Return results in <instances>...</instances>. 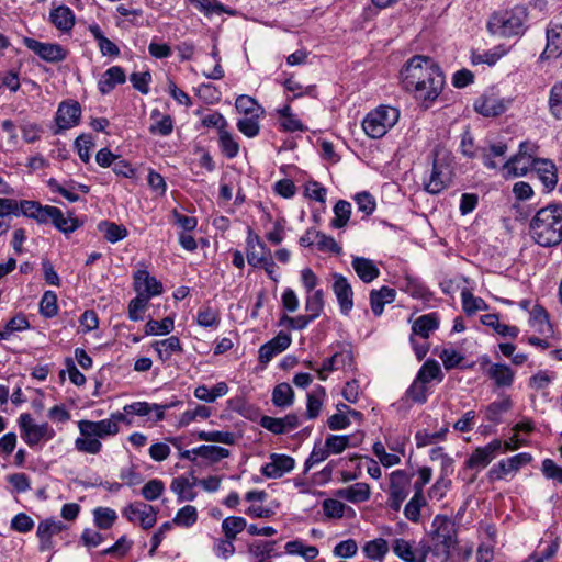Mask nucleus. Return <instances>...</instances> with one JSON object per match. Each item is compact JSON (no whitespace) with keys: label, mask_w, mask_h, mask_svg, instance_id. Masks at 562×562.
Listing matches in <instances>:
<instances>
[{"label":"nucleus","mask_w":562,"mask_h":562,"mask_svg":"<svg viewBox=\"0 0 562 562\" xmlns=\"http://www.w3.org/2000/svg\"><path fill=\"white\" fill-rule=\"evenodd\" d=\"M405 90L428 108L441 93L445 76L437 63L430 57L415 55L407 60L401 71Z\"/></svg>","instance_id":"obj_1"},{"label":"nucleus","mask_w":562,"mask_h":562,"mask_svg":"<svg viewBox=\"0 0 562 562\" xmlns=\"http://www.w3.org/2000/svg\"><path fill=\"white\" fill-rule=\"evenodd\" d=\"M529 234L538 245L552 247L562 243V204L551 203L536 212Z\"/></svg>","instance_id":"obj_2"},{"label":"nucleus","mask_w":562,"mask_h":562,"mask_svg":"<svg viewBox=\"0 0 562 562\" xmlns=\"http://www.w3.org/2000/svg\"><path fill=\"white\" fill-rule=\"evenodd\" d=\"M526 18L527 13L522 7L495 12L487 22V30L491 34L499 37L520 35L524 33Z\"/></svg>","instance_id":"obj_3"},{"label":"nucleus","mask_w":562,"mask_h":562,"mask_svg":"<svg viewBox=\"0 0 562 562\" xmlns=\"http://www.w3.org/2000/svg\"><path fill=\"white\" fill-rule=\"evenodd\" d=\"M400 111L396 108L379 105L364 116L362 128L370 138H381L397 123Z\"/></svg>","instance_id":"obj_4"},{"label":"nucleus","mask_w":562,"mask_h":562,"mask_svg":"<svg viewBox=\"0 0 562 562\" xmlns=\"http://www.w3.org/2000/svg\"><path fill=\"white\" fill-rule=\"evenodd\" d=\"M432 526L435 529V537L439 540L434 554L441 557L446 562L451 557V550L457 544V536L452 522L445 516L437 515L434 519Z\"/></svg>","instance_id":"obj_5"},{"label":"nucleus","mask_w":562,"mask_h":562,"mask_svg":"<svg viewBox=\"0 0 562 562\" xmlns=\"http://www.w3.org/2000/svg\"><path fill=\"white\" fill-rule=\"evenodd\" d=\"M19 426L21 438L31 448L38 445L42 440L48 441L55 437V430L48 423L36 424L27 413L20 415Z\"/></svg>","instance_id":"obj_6"},{"label":"nucleus","mask_w":562,"mask_h":562,"mask_svg":"<svg viewBox=\"0 0 562 562\" xmlns=\"http://www.w3.org/2000/svg\"><path fill=\"white\" fill-rule=\"evenodd\" d=\"M512 98L501 97L495 91H486L474 101V110L483 116L494 117L503 114L512 104Z\"/></svg>","instance_id":"obj_7"},{"label":"nucleus","mask_w":562,"mask_h":562,"mask_svg":"<svg viewBox=\"0 0 562 562\" xmlns=\"http://www.w3.org/2000/svg\"><path fill=\"white\" fill-rule=\"evenodd\" d=\"M409 494V479L405 471L396 470L390 475L387 506L398 512L403 502Z\"/></svg>","instance_id":"obj_8"},{"label":"nucleus","mask_w":562,"mask_h":562,"mask_svg":"<svg viewBox=\"0 0 562 562\" xmlns=\"http://www.w3.org/2000/svg\"><path fill=\"white\" fill-rule=\"evenodd\" d=\"M23 44L47 63H59L66 59L67 50L57 43H44L35 38L24 37Z\"/></svg>","instance_id":"obj_9"},{"label":"nucleus","mask_w":562,"mask_h":562,"mask_svg":"<svg viewBox=\"0 0 562 562\" xmlns=\"http://www.w3.org/2000/svg\"><path fill=\"white\" fill-rule=\"evenodd\" d=\"M353 369L355 361L352 352L350 350H340L323 360L322 366L317 369V375L319 380L325 381L330 372Z\"/></svg>","instance_id":"obj_10"},{"label":"nucleus","mask_w":562,"mask_h":562,"mask_svg":"<svg viewBox=\"0 0 562 562\" xmlns=\"http://www.w3.org/2000/svg\"><path fill=\"white\" fill-rule=\"evenodd\" d=\"M502 446L499 439H494L484 447H477L467 460L465 467L476 470L486 468L501 451Z\"/></svg>","instance_id":"obj_11"},{"label":"nucleus","mask_w":562,"mask_h":562,"mask_svg":"<svg viewBox=\"0 0 562 562\" xmlns=\"http://www.w3.org/2000/svg\"><path fill=\"white\" fill-rule=\"evenodd\" d=\"M333 278V292L336 295L340 313L342 315H348L353 307L352 286L347 278L340 273H334Z\"/></svg>","instance_id":"obj_12"},{"label":"nucleus","mask_w":562,"mask_h":562,"mask_svg":"<svg viewBox=\"0 0 562 562\" xmlns=\"http://www.w3.org/2000/svg\"><path fill=\"white\" fill-rule=\"evenodd\" d=\"M295 461L288 454L272 453L270 462L261 468V474L268 479H280L294 469Z\"/></svg>","instance_id":"obj_13"},{"label":"nucleus","mask_w":562,"mask_h":562,"mask_svg":"<svg viewBox=\"0 0 562 562\" xmlns=\"http://www.w3.org/2000/svg\"><path fill=\"white\" fill-rule=\"evenodd\" d=\"M531 459V454L527 452L515 454L506 460H501L490 470L488 475L492 480H502L509 473L516 472L522 465L529 463Z\"/></svg>","instance_id":"obj_14"},{"label":"nucleus","mask_w":562,"mask_h":562,"mask_svg":"<svg viewBox=\"0 0 562 562\" xmlns=\"http://www.w3.org/2000/svg\"><path fill=\"white\" fill-rule=\"evenodd\" d=\"M451 169L448 165L435 160L429 180L425 183V189L431 194H438L447 188L451 180Z\"/></svg>","instance_id":"obj_15"},{"label":"nucleus","mask_w":562,"mask_h":562,"mask_svg":"<svg viewBox=\"0 0 562 562\" xmlns=\"http://www.w3.org/2000/svg\"><path fill=\"white\" fill-rule=\"evenodd\" d=\"M80 115L81 108L78 102L60 103L55 117L57 124L55 134L76 126L79 123Z\"/></svg>","instance_id":"obj_16"},{"label":"nucleus","mask_w":562,"mask_h":562,"mask_svg":"<svg viewBox=\"0 0 562 562\" xmlns=\"http://www.w3.org/2000/svg\"><path fill=\"white\" fill-rule=\"evenodd\" d=\"M133 279L134 290L137 294L148 295V299L150 300L151 297L162 293L161 282L150 276L146 269H138L135 271Z\"/></svg>","instance_id":"obj_17"},{"label":"nucleus","mask_w":562,"mask_h":562,"mask_svg":"<svg viewBox=\"0 0 562 562\" xmlns=\"http://www.w3.org/2000/svg\"><path fill=\"white\" fill-rule=\"evenodd\" d=\"M66 529V525L60 520L48 518L42 520L36 530V536L40 540V551L45 552L53 549V536L58 535Z\"/></svg>","instance_id":"obj_18"},{"label":"nucleus","mask_w":562,"mask_h":562,"mask_svg":"<svg viewBox=\"0 0 562 562\" xmlns=\"http://www.w3.org/2000/svg\"><path fill=\"white\" fill-rule=\"evenodd\" d=\"M292 338L289 334L280 331L268 342L263 344L259 349V361L261 363H268L278 353H281L290 347Z\"/></svg>","instance_id":"obj_19"},{"label":"nucleus","mask_w":562,"mask_h":562,"mask_svg":"<svg viewBox=\"0 0 562 562\" xmlns=\"http://www.w3.org/2000/svg\"><path fill=\"white\" fill-rule=\"evenodd\" d=\"M22 215L34 220L38 224H47L53 222L56 206L42 205L40 202L31 200H22Z\"/></svg>","instance_id":"obj_20"},{"label":"nucleus","mask_w":562,"mask_h":562,"mask_svg":"<svg viewBox=\"0 0 562 562\" xmlns=\"http://www.w3.org/2000/svg\"><path fill=\"white\" fill-rule=\"evenodd\" d=\"M547 45L542 52L541 59L558 58L562 55V25L550 24L547 27Z\"/></svg>","instance_id":"obj_21"},{"label":"nucleus","mask_w":562,"mask_h":562,"mask_svg":"<svg viewBox=\"0 0 562 562\" xmlns=\"http://www.w3.org/2000/svg\"><path fill=\"white\" fill-rule=\"evenodd\" d=\"M49 22L60 32L69 33L75 26V13L66 5L53 7Z\"/></svg>","instance_id":"obj_22"},{"label":"nucleus","mask_w":562,"mask_h":562,"mask_svg":"<svg viewBox=\"0 0 562 562\" xmlns=\"http://www.w3.org/2000/svg\"><path fill=\"white\" fill-rule=\"evenodd\" d=\"M351 266L359 279L364 283H371L380 276L378 266L369 258L353 256Z\"/></svg>","instance_id":"obj_23"},{"label":"nucleus","mask_w":562,"mask_h":562,"mask_svg":"<svg viewBox=\"0 0 562 562\" xmlns=\"http://www.w3.org/2000/svg\"><path fill=\"white\" fill-rule=\"evenodd\" d=\"M126 80L125 71L120 66H112L106 69L98 82V89L101 94L110 93L117 85Z\"/></svg>","instance_id":"obj_24"},{"label":"nucleus","mask_w":562,"mask_h":562,"mask_svg":"<svg viewBox=\"0 0 562 562\" xmlns=\"http://www.w3.org/2000/svg\"><path fill=\"white\" fill-rule=\"evenodd\" d=\"M196 485V479L192 476V481L189 477L181 475L175 477L170 483V490L177 495L178 502H191L196 497V493L193 487Z\"/></svg>","instance_id":"obj_25"},{"label":"nucleus","mask_w":562,"mask_h":562,"mask_svg":"<svg viewBox=\"0 0 562 562\" xmlns=\"http://www.w3.org/2000/svg\"><path fill=\"white\" fill-rule=\"evenodd\" d=\"M485 373L497 387H510L514 383L515 372L505 363H493Z\"/></svg>","instance_id":"obj_26"},{"label":"nucleus","mask_w":562,"mask_h":562,"mask_svg":"<svg viewBox=\"0 0 562 562\" xmlns=\"http://www.w3.org/2000/svg\"><path fill=\"white\" fill-rule=\"evenodd\" d=\"M396 297V292L394 289L389 286H382L379 290H371L370 292V306L372 313L375 316H381L385 304H390L394 302Z\"/></svg>","instance_id":"obj_27"},{"label":"nucleus","mask_w":562,"mask_h":562,"mask_svg":"<svg viewBox=\"0 0 562 562\" xmlns=\"http://www.w3.org/2000/svg\"><path fill=\"white\" fill-rule=\"evenodd\" d=\"M335 494L350 503H362L370 497V486L367 483L358 482L348 487L337 490Z\"/></svg>","instance_id":"obj_28"},{"label":"nucleus","mask_w":562,"mask_h":562,"mask_svg":"<svg viewBox=\"0 0 562 562\" xmlns=\"http://www.w3.org/2000/svg\"><path fill=\"white\" fill-rule=\"evenodd\" d=\"M88 30L95 40L102 56L117 57L120 55L119 46L103 34L101 27L97 23L90 24Z\"/></svg>","instance_id":"obj_29"},{"label":"nucleus","mask_w":562,"mask_h":562,"mask_svg":"<svg viewBox=\"0 0 562 562\" xmlns=\"http://www.w3.org/2000/svg\"><path fill=\"white\" fill-rule=\"evenodd\" d=\"M482 162L487 169H496L498 167L495 158L504 157L508 150L507 144L503 142L492 143L488 147L477 148Z\"/></svg>","instance_id":"obj_30"},{"label":"nucleus","mask_w":562,"mask_h":562,"mask_svg":"<svg viewBox=\"0 0 562 562\" xmlns=\"http://www.w3.org/2000/svg\"><path fill=\"white\" fill-rule=\"evenodd\" d=\"M532 162L528 161V157L514 155L502 167L505 178L521 177L527 173Z\"/></svg>","instance_id":"obj_31"},{"label":"nucleus","mask_w":562,"mask_h":562,"mask_svg":"<svg viewBox=\"0 0 562 562\" xmlns=\"http://www.w3.org/2000/svg\"><path fill=\"white\" fill-rule=\"evenodd\" d=\"M168 405L149 404L147 402H134L125 405L123 411L130 415L147 416L153 409L156 412V419L162 420L165 417V409Z\"/></svg>","instance_id":"obj_32"},{"label":"nucleus","mask_w":562,"mask_h":562,"mask_svg":"<svg viewBox=\"0 0 562 562\" xmlns=\"http://www.w3.org/2000/svg\"><path fill=\"white\" fill-rule=\"evenodd\" d=\"M150 116L156 120L149 126V133L153 135L168 136L173 131V120L168 114H161L159 110L155 109L151 111Z\"/></svg>","instance_id":"obj_33"},{"label":"nucleus","mask_w":562,"mask_h":562,"mask_svg":"<svg viewBox=\"0 0 562 562\" xmlns=\"http://www.w3.org/2000/svg\"><path fill=\"white\" fill-rule=\"evenodd\" d=\"M439 326L438 318L435 313L419 316L412 325L413 335H418L427 339L434 330Z\"/></svg>","instance_id":"obj_34"},{"label":"nucleus","mask_w":562,"mask_h":562,"mask_svg":"<svg viewBox=\"0 0 562 562\" xmlns=\"http://www.w3.org/2000/svg\"><path fill=\"white\" fill-rule=\"evenodd\" d=\"M55 212L52 224L59 232L69 235L80 227L81 222L77 217H74L71 213L65 216L58 207H56Z\"/></svg>","instance_id":"obj_35"},{"label":"nucleus","mask_w":562,"mask_h":562,"mask_svg":"<svg viewBox=\"0 0 562 562\" xmlns=\"http://www.w3.org/2000/svg\"><path fill=\"white\" fill-rule=\"evenodd\" d=\"M153 348L157 351L160 360L170 359L175 352H182L180 339L177 336H170L167 339L155 341Z\"/></svg>","instance_id":"obj_36"},{"label":"nucleus","mask_w":562,"mask_h":562,"mask_svg":"<svg viewBox=\"0 0 562 562\" xmlns=\"http://www.w3.org/2000/svg\"><path fill=\"white\" fill-rule=\"evenodd\" d=\"M548 109L552 117L562 121V80L554 82L550 88Z\"/></svg>","instance_id":"obj_37"},{"label":"nucleus","mask_w":562,"mask_h":562,"mask_svg":"<svg viewBox=\"0 0 562 562\" xmlns=\"http://www.w3.org/2000/svg\"><path fill=\"white\" fill-rule=\"evenodd\" d=\"M426 505V499L423 493H420V487H417L413 497L408 501V503L404 507V516L412 522H419L420 520V509Z\"/></svg>","instance_id":"obj_38"},{"label":"nucleus","mask_w":562,"mask_h":562,"mask_svg":"<svg viewBox=\"0 0 562 562\" xmlns=\"http://www.w3.org/2000/svg\"><path fill=\"white\" fill-rule=\"evenodd\" d=\"M325 395L326 391L321 385L307 394L306 418L315 419L319 415Z\"/></svg>","instance_id":"obj_39"},{"label":"nucleus","mask_w":562,"mask_h":562,"mask_svg":"<svg viewBox=\"0 0 562 562\" xmlns=\"http://www.w3.org/2000/svg\"><path fill=\"white\" fill-rule=\"evenodd\" d=\"M294 391L289 383H279L272 392V403L277 407H289L293 404Z\"/></svg>","instance_id":"obj_40"},{"label":"nucleus","mask_w":562,"mask_h":562,"mask_svg":"<svg viewBox=\"0 0 562 562\" xmlns=\"http://www.w3.org/2000/svg\"><path fill=\"white\" fill-rule=\"evenodd\" d=\"M235 106L239 113H244L246 115L260 117L265 114L263 108L260 106L252 97L247 94L239 95L235 101Z\"/></svg>","instance_id":"obj_41"},{"label":"nucleus","mask_w":562,"mask_h":562,"mask_svg":"<svg viewBox=\"0 0 562 562\" xmlns=\"http://www.w3.org/2000/svg\"><path fill=\"white\" fill-rule=\"evenodd\" d=\"M513 407L512 400L506 396L501 401L492 402L485 408V418L488 422L498 424L504 413H507Z\"/></svg>","instance_id":"obj_42"},{"label":"nucleus","mask_w":562,"mask_h":562,"mask_svg":"<svg viewBox=\"0 0 562 562\" xmlns=\"http://www.w3.org/2000/svg\"><path fill=\"white\" fill-rule=\"evenodd\" d=\"M98 228L103 233V237L112 244L127 236V229L123 225L113 222L103 221L99 224Z\"/></svg>","instance_id":"obj_43"},{"label":"nucleus","mask_w":562,"mask_h":562,"mask_svg":"<svg viewBox=\"0 0 562 562\" xmlns=\"http://www.w3.org/2000/svg\"><path fill=\"white\" fill-rule=\"evenodd\" d=\"M423 383H429L432 380L442 381L443 374L439 363L434 359H428L419 369L417 376Z\"/></svg>","instance_id":"obj_44"},{"label":"nucleus","mask_w":562,"mask_h":562,"mask_svg":"<svg viewBox=\"0 0 562 562\" xmlns=\"http://www.w3.org/2000/svg\"><path fill=\"white\" fill-rule=\"evenodd\" d=\"M245 528H247V521L240 516H229L222 521V531L228 539H236Z\"/></svg>","instance_id":"obj_45"},{"label":"nucleus","mask_w":562,"mask_h":562,"mask_svg":"<svg viewBox=\"0 0 562 562\" xmlns=\"http://www.w3.org/2000/svg\"><path fill=\"white\" fill-rule=\"evenodd\" d=\"M194 451L196 452L198 457H201L211 463L218 462L229 456L228 449L218 446L202 445L194 448Z\"/></svg>","instance_id":"obj_46"},{"label":"nucleus","mask_w":562,"mask_h":562,"mask_svg":"<svg viewBox=\"0 0 562 562\" xmlns=\"http://www.w3.org/2000/svg\"><path fill=\"white\" fill-rule=\"evenodd\" d=\"M116 519V512L110 507H97L93 510L94 525L99 529H110L114 525Z\"/></svg>","instance_id":"obj_47"},{"label":"nucleus","mask_w":562,"mask_h":562,"mask_svg":"<svg viewBox=\"0 0 562 562\" xmlns=\"http://www.w3.org/2000/svg\"><path fill=\"white\" fill-rule=\"evenodd\" d=\"M274 542L271 541H255L249 544V553L257 559L256 562H269L273 555Z\"/></svg>","instance_id":"obj_48"},{"label":"nucleus","mask_w":562,"mask_h":562,"mask_svg":"<svg viewBox=\"0 0 562 562\" xmlns=\"http://www.w3.org/2000/svg\"><path fill=\"white\" fill-rule=\"evenodd\" d=\"M462 308L465 314L473 315L479 311L487 310L485 301L474 296L470 291L463 290L461 293Z\"/></svg>","instance_id":"obj_49"},{"label":"nucleus","mask_w":562,"mask_h":562,"mask_svg":"<svg viewBox=\"0 0 562 562\" xmlns=\"http://www.w3.org/2000/svg\"><path fill=\"white\" fill-rule=\"evenodd\" d=\"M175 322L172 317H165L161 321L149 319L145 325V335H167L173 330Z\"/></svg>","instance_id":"obj_50"},{"label":"nucleus","mask_w":562,"mask_h":562,"mask_svg":"<svg viewBox=\"0 0 562 562\" xmlns=\"http://www.w3.org/2000/svg\"><path fill=\"white\" fill-rule=\"evenodd\" d=\"M198 520V510L192 505H186L180 508L173 519L170 521L173 525L190 528Z\"/></svg>","instance_id":"obj_51"},{"label":"nucleus","mask_w":562,"mask_h":562,"mask_svg":"<svg viewBox=\"0 0 562 562\" xmlns=\"http://www.w3.org/2000/svg\"><path fill=\"white\" fill-rule=\"evenodd\" d=\"M389 551L387 541L383 538H376L368 541L363 547L367 558L372 560H382Z\"/></svg>","instance_id":"obj_52"},{"label":"nucleus","mask_w":562,"mask_h":562,"mask_svg":"<svg viewBox=\"0 0 562 562\" xmlns=\"http://www.w3.org/2000/svg\"><path fill=\"white\" fill-rule=\"evenodd\" d=\"M335 217L331 221L334 228H342L347 225L351 215V204L346 200H339L334 206Z\"/></svg>","instance_id":"obj_53"},{"label":"nucleus","mask_w":562,"mask_h":562,"mask_svg":"<svg viewBox=\"0 0 562 562\" xmlns=\"http://www.w3.org/2000/svg\"><path fill=\"white\" fill-rule=\"evenodd\" d=\"M218 144L222 153L228 158L237 157L239 153V144L234 139L233 135L227 131H220Z\"/></svg>","instance_id":"obj_54"},{"label":"nucleus","mask_w":562,"mask_h":562,"mask_svg":"<svg viewBox=\"0 0 562 562\" xmlns=\"http://www.w3.org/2000/svg\"><path fill=\"white\" fill-rule=\"evenodd\" d=\"M149 299L148 295L137 294L133 300L130 301L127 313L128 318L133 322H138L143 319V314L147 308Z\"/></svg>","instance_id":"obj_55"},{"label":"nucleus","mask_w":562,"mask_h":562,"mask_svg":"<svg viewBox=\"0 0 562 562\" xmlns=\"http://www.w3.org/2000/svg\"><path fill=\"white\" fill-rule=\"evenodd\" d=\"M324 308V291L316 290L314 293H308L305 301V310L310 313L311 318L316 319Z\"/></svg>","instance_id":"obj_56"},{"label":"nucleus","mask_w":562,"mask_h":562,"mask_svg":"<svg viewBox=\"0 0 562 562\" xmlns=\"http://www.w3.org/2000/svg\"><path fill=\"white\" fill-rule=\"evenodd\" d=\"M530 323L533 327H537L540 334L551 331L548 313L541 305L533 306L530 313Z\"/></svg>","instance_id":"obj_57"},{"label":"nucleus","mask_w":562,"mask_h":562,"mask_svg":"<svg viewBox=\"0 0 562 562\" xmlns=\"http://www.w3.org/2000/svg\"><path fill=\"white\" fill-rule=\"evenodd\" d=\"M448 432V428L443 427L439 431L429 432L427 430H418L415 435L416 446L417 448H424L429 445L435 443L436 441H442L446 439V435Z\"/></svg>","instance_id":"obj_58"},{"label":"nucleus","mask_w":562,"mask_h":562,"mask_svg":"<svg viewBox=\"0 0 562 562\" xmlns=\"http://www.w3.org/2000/svg\"><path fill=\"white\" fill-rule=\"evenodd\" d=\"M393 552L404 562H416V554L409 541L397 538L393 541Z\"/></svg>","instance_id":"obj_59"},{"label":"nucleus","mask_w":562,"mask_h":562,"mask_svg":"<svg viewBox=\"0 0 562 562\" xmlns=\"http://www.w3.org/2000/svg\"><path fill=\"white\" fill-rule=\"evenodd\" d=\"M40 313L46 318H52L57 315V295L53 291H46L43 294L40 302Z\"/></svg>","instance_id":"obj_60"},{"label":"nucleus","mask_w":562,"mask_h":562,"mask_svg":"<svg viewBox=\"0 0 562 562\" xmlns=\"http://www.w3.org/2000/svg\"><path fill=\"white\" fill-rule=\"evenodd\" d=\"M165 491V484L159 479L149 480L140 491L142 496L149 502L158 499Z\"/></svg>","instance_id":"obj_61"},{"label":"nucleus","mask_w":562,"mask_h":562,"mask_svg":"<svg viewBox=\"0 0 562 562\" xmlns=\"http://www.w3.org/2000/svg\"><path fill=\"white\" fill-rule=\"evenodd\" d=\"M196 322L202 327H217L220 315L216 310L210 306H203L198 311Z\"/></svg>","instance_id":"obj_62"},{"label":"nucleus","mask_w":562,"mask_h":562,"mask_svg":"<svg viewBox=\"0 0 562 562\" xmlns=\"http://www.w3.org/2000/svg\"><path fill=\"white\" fill-rule=\"evenodd\" d=\"M540 179L547 189H553L558 182V176L555 172V166L548 160L541 162V167L538 168Z\"/></svg>","instance_id":"obj_63"},{"label":"nucleus","mask_w":562,"mask_h":562,"mask_svg":"<svg viewBox=\"0 0 562 562\" xmlns=\"http://www.w3.org/2000/svg\"><path fill=\"white\" fill-rule=\"evenodd\" d=\"M75 447L80 452L97 454L101 451L102 443L98 437H79L75 440Z\"/></svg>","instance_id":"obj_64"}]
</instances>
